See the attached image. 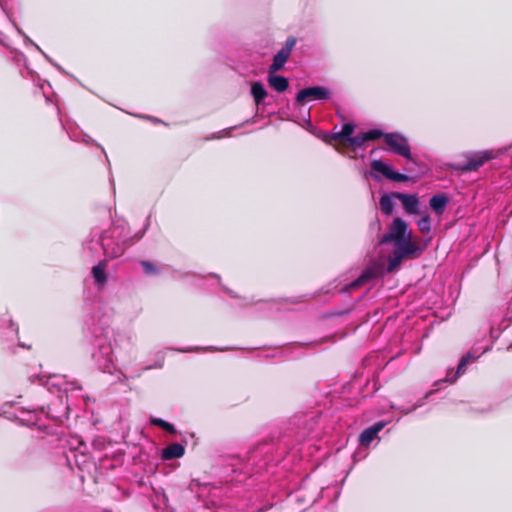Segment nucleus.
I'll return each mask as SVG.
<instances>
[{
    "label": "nucleus",
    "instance_id": "f257e3e1",
    "mask_svg": "<svg viewBox=\"0 0 512 512\" xmlns=\"http://www.w3.org/2000/svg\"><path fill=\"white\" fill-rule=\"evenodd\" d=\"M322 417L321 411L295 413L280 427L277 437L258 442L244 456H231L232 472L274 474L278 466L291 469L303 458V443L320 435Z\"/></svg>",
    "mask_w": 512,
    "mask_h": 512
},
{
    "label": "nucleus",
    "instance_id": "f03ea898",
    "mask_svg": "<svg viewBox=\"0 0 512 512\" xmlns=\"http://www.w3.org/2000/svg\"><path fill=\"white\" fill-rule=\"evenodd\" d=\"M111 324V316L99 304L93 305L84 319V333L88 339L92 361L100 371L108 374H113L116 369L114 347L119 335Z\"/></svg>",
    "mask_w": 512,
    "mask_h": 512
},
{
    "label": "nucleus",
    "instance_id": "7ed1b4c3",
    "mask_svg": "<svg viewBox=\"0 0 512 512\" xmlns=\"http://www.w3.org/2000/svg\"><path fill=\"white\" fill-rule=\"evenodd\" d=\"M150 219L151 213L146 217L142 229L131 236L129 235L128 223L124 220L113 222L110 228L100 233L95 245L101 246L105 258L93 265L90 272L93 283L97 288L103 289L108 283L107 262L122 256L128 247L140 241L150 227Z\"/></svg>",
    "mask_w": 512,
    "mask_h": 512
},
{
    "label": "nucleus",
    "instance_id": "20e7f679",
    "mask_svg": "<svg viewBox=\"0 0 512 512\" xmlns=\"http://www.w3.org/2000/svg\"><path fill=\"white\" fill-rule=\"evenodd\" d=\"M29 380L31 383H34L37 380L41 386L47 389V391L56 395V400L47 406V417L58 423H63L65 419H68L69 413L71 412V408L68 403V391L81 390L82 386L78 381L67 383L66 387L62 388L56 375L46 377L41 374H35L30 376Z\"/></svg>",
    "mask_w": 512,
    "mask_h": 512
},
{
    "label": "nucleus",
    "instance_id": "39448f33",
    "mask_svg": "<svg viewBox=\"0 0 512 512\" xmlns=\"http://www.w3.org/2000/svg\"><path fill=\"white\" fill-rule=\"evenodd\" d=\"M379 138L384 140L387 151L390 154L400 156L404 158L408 163H412L418 167V174L415 176V179H418L428 173V166L413 156L409 139L402 132H389L380 128Z\"/></svg>",
    "mask_w": 512,
    "mask_h": 512
},
{
    "label": "nucleus",
    "instance_id": "423d86ee",
    "mask_svg": "<svg viewBox=\"0 0 512 512\" xmlns=\"http://www.w3.org/2000/svg\"><path fill=\"white\" fill-rule=\"evenodd\" d=\"M371 171H364L363 177L367 179L372 178L376 182H381L383 178L397 183H407L411 180L416 181L415 176L412 177L408 173L410 169L403 168V172H399L389 162L383 158H373L370 160Z\"/></svg>",
    "mask_w": 512,
    "mask_h": 512
},
{
    "label": "nucleus",
    "instance_id": "0eeeda50",
    "mask_svg": "<svg viewBox=\"0 0 512 512\" xmlns=\"http://www.w3.org/2000/svg\"><path fill=\"white\" fill-rule=\"evenodd\" d=\"M465 161L463 162H452L447 163L449 170L467 173L477 171L483 167L486 163L490 162L495 158L493 150H480V151H469L463 154Z\"/></svg>",
    "mask_w": 512,
    "mask_h": 512
},
{
    "label": "nucleus",
    "instance_id": "6e6552de",
    "mask_svg": "<svg viewBox=\"0 0 512 512\" xmlns=\"http://www.w3.org/2000/svg\"><path fill=\"white\" fill-rule=\"evenodd\" d=\"M489 344V340L487 344L479 349L473 347L471 351L465 353L458 361V365L456 370L453 368H448L446 377L435 382V386H438L440 383H455L462 375H464L467 371L468 365L474 363L479 359L483 352L484 348Z\"/></svg>",
    "mask_w": 512,
    "mask_h": 512
},
{
    "label": "nucleus",
    "instance_id": "1a4fd4ad",
    "mask_svg": "<svg viewBox=\"0 0 512 512\" xmlns=\"http://www.w3.org/2000/svg\"><path fill=\"white\" fill-rule=\"evenodd\" d=\"M192 491L196 490V497L202 502L205 508L221 507L225 505L219 499L221 489L210 483H201L199 480H192L190 483Z\"/></svg>",
    "mask_w": 512,
    "mask_h": 512
},
{
    "label": "nucleus",
    "instance_id": "9d476101",
    "mask_svg": "<svg viewBox=\"0 0 512 512\" xmlns=\"http://www.w3.org/2000/svg\"><path fill=\"white\" fill-rule=\"evenodd\" d=\"M67 466L73 470L74 466L81 472L90 473L92 468H95V462L91 455L87 452L85 443H80L76 448H70L65 453Z\"/></svg>",
    "mask_w": 512,
    "mask_h": 512
},
{
    "label": "nucleus",
    "instance_id": "9b49d317",
    "mask_svg": "<svg viewBox=\"0 0 512 512\" xmlns=\"http://www.w3.org/2000/svg\"><path fill=\"white\" fill-rule=\"evenodd\" d=\"M412 237L409 223L402 217H395L389 225V230L379 240L381 245H396L399 240Z\"/></svg>",
    "mask_w": 512,
    "mask_h": 512
},
{
    "label": "nucleus",
    "instance_id": "f8f14e48",
    "mask_svg": "<svg viewBox=\"0 0 512 512\" xmlns=\"http://www.w3.org/2000/svg\"><path fill=\"white\" fill-rule=\"evenodd\" d=\"M332 95V90L325 86L311 85L297 92L294 104L304 106L310 101L328 102L331 100Z\"/></svg>",
    "mask_w": 512,
    "mask_h": 512
},
{
    "label": "nucleus",
    "instance_id": "ddd939ff",
    "mask_svg": "<svg viewBox=\"0 0 512 512\" xmlns=\"http://www.w3.org/2000/svg\"><path fill=\"white\" fill-rule=\"evenodd\" d=\"M430 237L423 240L420 244L412 242V237H406L399 240L396 245L393 246V252L399 253L400 256L406 259L419 258L428 247Z\"/></svg>",
    "mask_w": 512,
    "mask_h": 512
},
{
    "label": "nucleus",
    "instance_id": "4468645a",
    "mask_svg": "<svg viewBox=\"0 0 512 512\" xmlns=\"http://www.w3.org/2000/svg\"><path fill=\"white\" fill-rule=\"evenodd\" d=\"M9 51H10L11 60L13 63H15L16 65H20L22 63L23 67L26 69L27 73L32 78V80L35 81L36 78L38 79V81H39L38 86L42 90V92L45 96L46 102H49V97L46 95V93L44 91V85H47L49 88H51L50 82L47 80H41L38 73L29 67L27 57L25 56V54L23 52H21L19 49L12 48V47L9 48Z\"/></svg>",
    "mask_w": 512,
    "mask_h": 512
},
{
    "label": "nucleus",
    "instance_id": "2eb2a0df",
    "mask_svg": "<svg viewBox=\"0 0 512 512\" xmlns=\"http://www.w3.org/2000/svg\"><path fill=\"white\" fill-rule=\"evenodd\" d=\"M396 197L401 202L402 208L406 214H422L421 200L417 193L396 192Z\"/></svg>",
    "mask_w": 512,
    "mask_h": 512
},
{
    "label": "nucleus",
    "instance_id": "dca6fc26",
    "mask_svg": "<svg viewBox=\"0 0 512 512\" xmlns=\"http://www.w3.org/2000/svg\"><path fill=\"white\" fill-rule=\"evenodd\" d=\"M379 130L380 127H372L359 132L351 138L348 144L355 148L365 150L369 141L379 138Z\"/></svg>",
    "mask_w": 512,
    "mask_h": 512
},
{
    "label": "nucleus",
    "instance_id": "f3484780",
    "mask_svg": "<svg viewBox=\"0 0 512 512\" xmlns=\"http://www.w3.org/2000/svg\"><path fill=\"white\" fill-rule=\"evenodd\" d=\"M451 202V197L446 192L433 194L428 201L429 208L437 215L442 216Z\"/></svg>",
    "mask_w": 512,
    "mask_h": 512
},
{
    "label": "nucleus",
    "instance_id": "a211bd4d",
    "mask_svg": "<svg viewBox=\"0 0 512 512\" xmlns=\"http://www.w3.org/2000/svg\"><path fill=\"white\" fill-rule=\"evenodd\" d=\"M373 277V271L370 268H365L362 270L360 275L352 280L351 282L345 284L340 290L341 294H349L354 290L361 288L364 284L369 282Z\"/></svg>",
    "mask_w": 512,
    "mask_h": 512
},
{
    "label": "nucleus",
    "instance_id": "6ab92c4d",
    "mask_svg": "<svg viewBox=\"0 0 512 512\" xmlns=\"http://www.w3.org/2000/svg\"><path fill=\"white\" fill-rule=\"evenodd\" d=\"M268 86L277 93H283L289 88V78L278 74L277 71H267Z\"/></svg>",
    "mask_w": 512,
    "mask_h": 512
},
{
    "label": "nucleus",
    "instance_id": "aec40b11",
    "mask_svg": "<svg viewBox=\"0 0 512 512\" xmlns=\"http://www.w3.org/2000/svg\"><path fill=\"white\" fill-rule=\"evenodd\" d=\"M0 7L2 9V11L4 12V14L7 16V18L9 19V21L11 22V24L13 25V27L15 28V30L17 31V33L23 37V41H24V44L27 46V45H31L33 46L36 50H40V46L35 43L17 24V22L15 21V19L13 18V14H12V11L11 9L8 8L7 6V3L4 2L3 0H0Z\"/></svg>",
    "mask_w": 512,
    "mask_h": 512
},
{
    "label": "nucleus",
    "instance_id": "412c9836",
    "mask_svg": "<svg viewBox=\"0 0 512 512\" xmlns=\"http://www.w3.org/2000/svg\"><path fill=\"white\" fill-rule=\"evenodd\" d=\"M250 95L257 106L265 105V99L268 97V91L261 80L251 82Z\"/></svg>",
    "mask_w": 512,
    "mask_h": 512
},
{
    "label": "nucleus",
    "instance_id": "4be33fe9",
    "mask_svg": "<svg viewBox=\"0 0 512 512\" xmlns=\"http://www.w3.org/2000/svg\"><path fill=\"white\" fill-rule=\"evenodd\" d=\"M396 192H384L380 195L379 205L381 212L386 216H391L395 211Z\"/></svg>",
    "mask_w": 512,
    "mask_h": 512
},
{
    "label": "nucleus",
    "instance_id": "5701e85b",
    "mask_svg": "<svg viewBox=\"0 0 512 512\" xmlns=\"http://www.w3.org/2000/svg\"><path fill=\"white\" fill-rule=\"evenodd\" d=\"M185 454V445L179 442L170 444L161 450L163 460H173L181 458Z\"/></svg>",
    "mask_w": 512,
    "mask_h": 512
},
{
    "label": "nucleus",
    "instance_id": "b1692460",
    "mask_svg": "<svg viewBox=\"0 0 512 512\" xmlns=\"http://www.w3.org/2000/svg\"><path fill=\"white\" fill-rule=\"evenodd\" d=\"M0 330H4L2 334L8 341L18 338L19 326L11 318L0 320Z\"/></svg>",
    "mask_w": 512,
    "mask_h": 512
},
{
    "label": "nucleus",
    "instance_id": "393cba45",
    "mask_svg": "<svg viewBox=\"0 0 512 512\" xmlns=\"http://www.w3.org/2000/svg\"><path fill=\"white\" fill-rule=\"evenodd\" d=\"M329 341H334V335L324 336L312 341H298V342H291L283 344V347L285 346H296L298 348L302 349H315ZM282 347V345L280 346Z\"/></svg>",
    "mask_w": 512,
    "mask_h": 512
},
{
    "label": "nucleus",
    "instance_id": "a878e982",
    "mask_svg": "<svg viewBox=\"0 0 512 512\" xmlns=\"http://www.w3.org/2000/svg\"><path fill=\"white\" fill-rule=\"evenodd\" d=\"M234 347H216V346H189L185 348L180 347H167L166 350H171L179 353H191V352H199V351H228L232 350Z\"/></svg>",
    "mask_w": 512,
    "mask_h": 512
},
{
    "label": "nucleus",
    "instance_id": "bb28decb",
    "mask_svg": "<svg viewBox=\"0 0 512 512\" xmlns=\"http://www.w3.org/2000/svg\"><path fill=\"white\" fill-rule=\"evenodd\" d=\"M354 310V304H351L347 307H335L333 309L327 310L323 312L322 317L324 319H331L335 317H345L351 314Z\"/></svg>",
    "mask_w": 512,
    "mask_h": 512
},
{
    "label": "nucleus",
    "instance_id": "cd10ccee",
    "mask_svg": "<svg viewBox=\"0 0 512 512\" xmlns=\"http://www.w3.org/2000/svg\"><path fill=\"white\" fill-rule=\"evenodd\" d=\"M289 60V56L283 53L282 51L278 50L274 55L272 59V63L268 67V71H280L282 70L287 61Z\"/></svg>",
    "mask_w": 512,
    "mask_h": 512
},
{
    "label": "nucleus",
    "instance_id": "c85d7f7f",
    "mask_svg": "<svg viewBox=\"0 0 512 512\" xmlns=\"http://www.w3.org/2000/svg\"><path fill=\"white\" fill-rule=\"evenodd\" d=\"M150 423L154 426H157L158 428L162 429L163 431H165L169 434H172V435L178 434L176 426L173 423H171L163 418L152 416L150 418Z\"/></svg>",
    "mask_w": 512,
    "mask_h": 512
},
{
    "label": "nucleus",
    "instance_id": "c756f323",
    "mask_svg": "<svg viewBox=\"0 0 512 512\" xmlns=\"http://www.w3.org/2000/svg\"><path fill=\"white\" fill-rule=\"evenodd\" d=\"M378 436L373 433L369 427H366L361 431V433L358 436V444L360 447L363 448H369L371 443L377 438Z\"/></svg>",
    "mask_w": 512,
    "mask_h": 512
},
{
    "label": "nucleus",
    "instance_id": "7c9ffc66",
    "mask_svg": "<svg viewBox=\"0 0 512 512\" xmlns=\"http://www.w3.org/2000/svg\"><path fill=\"white\" fill-rule=\"evenodd\" d=\"M138 264L141 266L146 276H157L160 274L161 269L150 260L141 259L138 261Z\"/></svg>",
    "mask_w": 512,
    "mask_h": 512
},
{
    "label": "nucleus",
    "instance_id": "2f4dec72",
    "mask_svg": "<svg viewBox=\"0 0 512 512\" xmlns=\"http://www.w3.org/2000/svg\"><path fill=\"white\" fill-rule=\"evenodd\" d=\"M256 121V115L252 116L251 118L246 119L244 122H242L239 125L231 126L228 128H225L217 133H214L210 139H220L222 137H229L231 136V133L233 130H235L237 127L243 126L245 124L254 123Z\"/></svg>",
    "mask_w": 512,
    "mask_h": 512
},
{
    "label": "nucleus",
    "instance_id": "473e14b6",
    "mask_svg": "<svg viewBox=\"0 0 512 512\" xmlns=\"http://www.w3.org/2000/svg\"><path fill=\"white\" fill-rule=\"evenodd\" d=\"M417 227L424 234L431 232V217L427 211H422V216L417 220Z\"/></svg>",
    "mask_w": 512,
    "mask_h": 512
},
{
    "label": "nucleus",
    "instance_id": "72a5a7b5",
    "mask_svg": "<svg viewBox=\"0 0 512 512\" xmlns=\"http://www.w3.org/2000/svg\"><path fill=\"white\" fill-rule=\"evenodd\" d=\"M434 393V391H428L424 397L420 400H418L413 406L411 407H408V406H399V411L401 412L402 415H408L414 411H416L418 408L422 407L424 405V401L426 399H428L432 394Z\"/></svg>",
    "mask_w": 512,
    "mask_h": 512
},
{
    "label": "nucleus",
    "instance_id": "f704fd0d",
    "mask_svg": "<svg viewBox=\"0 0 512 512\" xmlns=\"http://www.w3.org/2000/svg\"><path fill=\"white\" fill-rule=\"evenodd\" d=\"M379 388L380 386L376 380H366L365 385L361 389L362 397L367 398L369 396H373Z\"/></svg>",
    "mask_w": 512,
    "mask_h": 512
},
{
    "label": "nucleus",
    "instance_id": "c9c22d12",
    "mask_svg": "<svg viewBox=\"0 0 512 512\" xmlns=\"http://www.w3.org/2000/svg\"><path fill=\"white\" fill-rule=\"evenodd\" d=\"M356 124L353 121H346L342 124L341 133L343 135V141L349 143L351 138L354 136Z\"/></svg>",
    "mask_w": 512,
    "mask_h": 512
},
{
    "label": "nucleus",
    "instance_id": "e433bc0d",
    "mask_svg": "<svg viewBox=\"0 0 512 512\" xmlns=\"http://www.w3.org/2000/svg\"><path fill=\"white\" fill-rule=\"evenodd\" d=\"M60 123L62 126V129L67 133L70 140L74 142L80 141V135H82L83 131L79 130L78 126H68L67 124H64L62 120L60 119Z\"/></svg>",
    "mask_w": 512,
    "mask_h": 512
},
{
    "label": "nucleus",
    "instance_id": "4c0bfd02",
    "mask_svg": "<svg viewBox=\"0 0 512 512\" xmlns=\"http://www.w3.org/2000/svg\"><path fill=\"white\" fill-rule=\"evenodd\" d=\"M165 362V352L163 350L158 351L155 354V362L144 367V370L161 369Z\"/></svg>",
    "mask_w": 512,
    "mask_h": 512
},
{
    "label": "nucleus",
    "instance_id": "58836bf2",
    "mask_svg": "<svg viewBox=\"0 0 512 512\" xmlns=\"http://www.w3.org/2000/svg\"><path fill=\"white\" fill-rule=\"evenodd\" d=\"M206 277H212L215 278L218 282V284L221 286L222 290L231 298L237 299L240 298V296L233 291L232 289L228 288L226 285L222 283L221 276L217 273L211 272Z\"/></svg>",
    "mask_w": 512,
    "mask_h": 512
},
{
    "label": "nucleus",
    "instance_id": "ea45409f",
    "mask_svg": "<svg viewBox=\"0 0 512 512\" xmlns=\"http://www.w3.org/2000/svg\"><path fill=\"white\" fill-rule=\"evenodd\" d=\"M22 413H27L28 417L26 419H20L18 416L14 415L16 419H18L23 425H36L37 424V414L35 410H25L22 408Z\"/></svg>",
    "mask_w": 512,
    "mask_h": 512
},
{
    "label": "nucleus",
    "instance_id": "a19ab883",
    "mask_svg": "<svg viewBox=\"0 0 512 512\" xmlns=\"http://www.w3.org/2000/svg\"><path fill=\"white\" fill-rule=\"evenodd\" d=\"M297 44V38L294 37V36H289L285 43L283 44V46L279 49L280 51H282L283 53H285L286 55H288L290 57L293 49L295 48Z\"/></svg>",
    "mask_w": 512,
    "mask_h": 512
},
{
    "label": "nucleus",
    "instance_id": "79ce46f5",
    "mask_svg": "<svg viewBox=\"0 0 512 512\" xmlns=\"http://www.w3.org/2000/svg\"><path fill=\"white\" fill-rule=\"evenodd\" d=\"M391 422V420H379L369 425V429L373 431L374 434L378 436V434Z\"/></svg>",
    "mask_w": 512,
    "mask_h": 512
},
{
    "label": "nucleus",
    "instance_id": "37998d69",
    "mask_svg": "<svg viewBox=\"0 0 512 512\" xmlns=\"http://www.w3.org/2000/svg\"><path fill=\"white\" fill-rule=\"evenodd\" d=\"M391 422V420H379L369 425V429L373 431L374 434L378 436V434Z\"/></svg>",
    "mask_w": 512,
    "mask_h": 512
},
{
    "label": "nucleus",
    "instance_id": "c03bdc74",
    "mask_svg": "<svg viewBox=\"0 0 512 512\" xmlns=\"http://www.w3.org/2000/svg\"><path fill=\"white\" fill-rule=\"evenodd\" d=\"M304 123L305 125L303 126L308 132L312 133V134H316V132H318V129L317 127L313 124L312 120H311V116H310V109H308L306 111V115L304 117Z\"/></svg>",
    "mask_w": 512,
    "mask_h": 512
},
{
    "label": "nucleus",
    "instance_id": "a18cd8bd",
    "mask_svg": "<svg viewBox=\"0 0 512 512\" xmlns=\"http://www.w3.org/2000/svg\"><path fill=\"white\" fill-rule=\"evenodd\" d=\"M311 298L312 297L310 295L304 294V295H299V296H293V297L285 298L284 301L286 303H290V304H298V303L307 302Z\"/></svg>",
    "mask_w": 512,
    "mask_h": 512
},
{
    "label": "nucleus",
    "instance_id": "49530a36",
    "mask_svg": "<svg viewBox=\"0 0 512 512\" xmlns=\"http://www.w3.org/2000/svg\"><path fill=\"white\" fill-rule=\"evenodd\" d=\"M321 139L323 141H327L328 139H334V140H343V135L340 131H334V132H323L321 134Z\"/></svg>",
    "mask_w": 512,
    "mask_h": 512
},
{
    "label": "nucleus",
    "instance_id": "de8ad7c7",
    "mask_svg": "<svg viewBox=\"0 0 512 512\" xmlns=\"http://www.w3.org/2000/svg\"><path fill=\"white\" fill-rule=\"evenodd\" d=\"M406 259L405 257L400 256L399 253H394L393 257L389 261L388 269L390 271L394 270L396 267H399L402 263V260Z\"/></svg>",
    "mask_w": 512,
    "mask_h": 512
},
{
    "label": "nucleus",
    "instance_id": "09e8293b",
    "mask_svg": "<svg viewBox=\"0 0 512 512\" xmlns=\"http://www.w3.org/2000/svg\"><path fill=\"white\" fill-rule=\"evenodd\" d=\"M81 141L84 142L85 144H88V145L92 144V145L99 147L102 150V152L105 154L106 159L108 160L105 149L99 143H97L91 136H89L88 134L83 132Z\"/></svg>",
    "mask_w": 512,
    "mask_h": 512
},
{
    "label": "nucleus",
    "instance_id": "8fccbe9b",
    "mask_svg": "<svg viewBox=\"0 0 512 512\" xmlns=\"http://www.w3.org/2000/svg\"><path fill=\"white\" fill-rule=\"evenodd\" d=\"M132 115L137 117V118H140V119L149 120V121H151L154 124H164V125H167V123H165L163 120H161V119H159V118H157L155 116L143 115V114H132Z\"/></svg>",
    "mask_w": 512,
    "mask_h": 512
},
{
    "label": "nucleus",
    "instance_id": "3c124183",
    "mask_svg": "<svg viewBox=\"0 0 512 512\" xmlns=\"http://www.w3.org/2000/svg\"><path fill=\"white\" fill-rule=\"evenodd\" d=\"M39 453V448L33 444L32 446H29L26 451H25V454L27 455L28 458H31V459H35L37 457Z\"/></svg>",
    "mask_w": 512,
    "mask_h": 512
},
{
    "label": "nucleus",
    "instance_id": "603ef678",
    "mask_svg": "<svg viewBox=\"0 0 512 512\" xmlns=\"http://www.w3.org/2000/svg\"><path fill=\"white\" fill-rule=\"evenodd\" d=\"M323 490H324V488L322 487V488L320 489V491H319L318 495H317L315 498H313V499L309 502V504H308L307 506L303 507V508L301 509V511H300V512H305V511H306V510H308L310 507H312L313 505H315V504H316V503H317V502H318V501L323 497Z\"/></svg>",
    "mask_w": 512,
    "mask_h": 512
},
{
    "label": "nucleus",
    "instance_id": "864d4df0",
    "mask_svg": "<svg viewBox=\"0 0 512 512\" xmlns=\"http://www.w3.org/2000/svg\"><path fill=\"white\" fill-rule=\"evenodd\" d=\"M162 492L161 494H159L158 492L157 493V498H158V501L163 504L165 507H167V502H168V497L165 493V491L161 488Z\"/></svg>",
    "mask_w": 512,
    "mask_h": 512
},
{
    "label": "nucleus",
    "instance_id": "5fc2aeb1",
    "mask_svg": "<svg viewBox=\"0 0 512 512\" xmlns=\"http://www.w3.org/2000/svg\"><path fill=\"white\" fill-rule=\"evenodd\" d=\"M307 502V498L304 494L296 493L295 495V503L299 506L304 505Z\"/></svg>",
    "mask_w": 512,
    "mask_h": 512
},
{
    "label": "nucleus",
    "instance_id": "6e6d98bb",
    "mask_svg": "<svg viewBox=\"0 0 512 512\" xmlns=\"http://www.w3.org/2000/svg\"><path fill=\"white\" fill-rule=\"evenodd\" d=\"M337 284H336V281L334 280L333 282H330L328 285L324 286L321 288V293H329L332 289H336L337 288Z\"/></svg>",
    "mask_w": 512,
    "mask_h": 512
},
{
    "label": "nucleus",
    "instance_id": "4d7b16f0",
    "mask_svg": "<svg viewBox=\"0 0 512 512\" xmlns=\"http://www.w3.org/2000/svg\"><path fill=\"white\" fill-rule=\"evenodd\" d=\"M60 73L64 75H69L70 77L76 79L72 74H69L60 64H58L56 61H54L52 64Z\"/></svg>",
    "mask_w": 512,
    "mask_h": 512
},
{
    "label": "nucleus",
    "instance_id": "13d9d810",
    "mask_svg": "<svg viewBox=\"0 0 512 512\" xmlns=\"http://www.w3.org/2000/svg\"><path fill=\"white\" fill-rule=\"evenodd\" d=\"M7 39H8V37H7V36H6L2 31H0V44H1L3 47H5V48L9 49V48H11V47L9 46V44H8V42H7Z\"/></svg>",
    "mask_w": 512,
    "mask_h": 512
},
{
    "label": "nucleus",
    "instance_id": "bf43d9fd",
    "mask_svg": "<svg viewBox=\"0 0 512 512\" xmlns=\"http://www.w3.org/2000/svg\"><path fill=\"white\" fill-rule=\"evenodd\" d=\"M38 51H39V53H41V55L44 57V59H45L48 63L52 64V63L55 61V60H54L53 58H51L47 53H45L41 48H40V50H38Z\"/></svg>",
    "mask_w": 512,
    "mask_h": 512
},
{
    "label": "nucleus",
    "instance_id": "052dcab7",
    "mask_svg": "<svg viewBox=\"0 0 512 512\" xmlns=\"http://www.w3.org/2000/svg\"><path fill=\"white\" fill-rule=\"evenodd\" d=\"M93 243H94L93 239H90L89 241L85 242L83 244L84 249H88L92 253V250H93L92 245H93Z\"/></svg>",
    "mask_w": 512,
    "mask_h": 512
},
{
    "label": "nucleus",
    "instance_id": "680f3d73",
    "mask_svg": "<svg viewBox=\"0 0 512 512\" xmlns=\"http://www.w3.org/2000/svg\"><path fill=\"white\" fill-rule=\"evenodd\" d=\"M17 339H19V337ZM17 345H18V347H21V348H24V349H31V345H28L25 342H22L20 340H18V344Z\"/></svg>",
    "mask_w": 512,
    "mask_h": 512
},
{
    "label": "nucleus",
    "instance_id": "e2e57ef3",
    "mask_svg": "<svg viewBox=\"0 0 512 512\" xmlns=\"http://www.w3.org/2000/svg\"><path fill=\"white\" fill-rule=\"evenodd\" d=\"M263 300L261 299H255L254 297H252L248 302L247 304L248 305H253V304H256V303H259V302H262Z\"/></svg>",
    "mask_w": 512,
    "mask_h": 512
},
{
    "label": "nucleus",
    "instance_id": "0e129e2a",
    "mask_svg": "<svg viewBox=\"0 0 512 512\" xmlns=\"http://www.w3.org/2000/svg\"><path fill=\"white\" fill-rule=\"evenodd\" d=\"M352 458H353V461L354 462H357L360 458H359V452H354L352 454Z\"/></svg>",
    "mask_w": 512,
    "mask_h": 512
},
{
    "label": "nucleus",
    "instance_id": "69168bd1",
    "mask_svg": "<svg viewBox=\"0 0 512 512\" xmlns=\"http://www.w3.org/2000/svg\"><path fill=\"white\" fill-rule=\"evenodd\" d=\"M389 407H390L391 409H393V410H398V411H399V406H398V405H396V404H395V403H393V402H390Z\"/></svg>",
    "mask_w": 512,
    "mask_h": 512
},
{
    "label": "nucleus",
    "instance_id": "338daca9",
    "mask_svg": "<svg viewBox=\"0 0 512 512\" xmlns=\"http://www.w3.org/2000/svg\"><path fill=\"white\" fill-rule=\"evenodd\" d=\"M14 402H5L3 405H2V408L6 407V406H11L13 405Z\"/></svg>",
    "mask_w": 512,
    "mask_h": 512
},
{
    "label": "nucleus",
    "instance_id": "774afa93",
    "mask_svg": "<svg viewBox=\"0 0 512 512\" xmlns=\"http://www.w3.org/2000/svg\"><path fill=\"white\" fill-rule=\"evenodd\" d=\"M110 183H111V185H112V187H113V190L115 191V187H114V180H113V178H112V177H110Z\"/></svg>",
    "mask_w": 512,
    "mask_h": 512
}]
</instances>
